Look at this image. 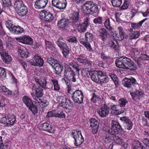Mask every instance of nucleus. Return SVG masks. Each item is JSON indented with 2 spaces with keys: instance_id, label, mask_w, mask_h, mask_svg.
<instances>
[{
  "instance_id": "f257e3e1",
  "label": "nucleus",
  "mask_w": 149,
  "mask_h": 149,
  "mask_svg": "<svg viewBox=\"0 0 149 149\" xmlns=\"http://www.w3.org/2000/svg\"><path fill=\"white\" fill-rule=\"evenodd\" d=\"M116 65L119 68L134 70L136 69L135 64L130 59L125 57H121L116 59Z\"/></svg>"
},
{
  "instance_id": "f03ea898",
  "label": "nucleus",
  "mask_w": 149,
  "mask_h": 149,
  "mask_svg": "<svg viewBox=\"0 0 149 149\" xmlns=\"http://www.w3.org/2000/svg\"><path fill=\"white\" fill-rule=\"evenodd\" d=\"M82 10L85 14H93L98 10L97 5L92 1H86L82 6Z\"/></svg>"
},
{
  "instance_id": "7ed1b4c3",
  "label": "nucleus",
  "mask_w": 149,
  "mask_h": 149,
  "mask_svg": "<svg viewBox=\"0 0 149 149\" xmlns=\"http://www.w3.org/2000/svg\"><path fill=\"white\" fill-rule=\"evenodd\" d=\"M14 7L17 10V13L19 16H24L28 13L27 7L21 0H17L14 4Z\"/></svg>"
},
{
  "instance_id": "20e7f679",
  "label": "nucleus",
  "mask_w": 149,
  "mask_h": 149,
  "mask_svg": "<svg viewBox=\"0 0 149 149\" xmlns=\"http://www.w3.org/2000/svg\"><path fill=\"white\" fill-rule=\"evenodd\" d=\"M5 25L10 31L13 33L19 34L24 31V29L22 27L18 25L15 26L10 20L6 21Z\"/></svg>"
},
{
  "instance_id": "39448f33",
  "label": "nucleus",
  "mask_w": 149,
  "mask_h": 149,
  "mask_svg": "<svg viewBox=\"0 0 149 149\" xmlns=\"http://www.w3.org/2000/svg\"><path fill=\"white\" fill-rule=\"evenodd\" d=\"M22 100L23 102L31 111L33 114L35 115L38 112V109L36 106L33 104L32 100L27 96L23 97Z\"/></svg>"
},
{
  "instance_id": "423d86ee",
  "label": "nucleus",
  "mask_w": 149,
  "mask_h": 149,
  "mask_svg": "<svg viewBox=\"0 0 149 149\" xmlns=\"http://www.w3.org/2000/svg\"><path fill=\"white\" fill-rule=\"evenodd\" d=\"M62 40V38L60 37L56 41V43L60 49L62 50V52L64 56L67 57L68 56L70 53L69 49L66 43L61 41Z\"/></svg>"
},
{
  "instance_id": "0eeeda50",
  "label": "nucleus",
  "mask_w": 149,
  "mask_h": 149,
  "mask_svg": "<svg viewBox=\"0 0 149 149\" xmlns=\"http://www.w3.org/2000/svg\"><path fill=\"white\" fill-rule=\"evenodd\" d=\"M122 130V128L120 124L117 122L112 120L111 128L107 132L111 135H114L121 132Z\"/></svg>"
},
{
  "instance_id": "6e6552de",
  "label": "nucleus",
  "mask_w": 149,
  "mask_h": 149,
  "mask_svg": "<svg viewBox=\"0 0 149 149\" xmlns=\"http://www.w3.org/2000/svg\"><path fill=\"white\" fill-rule=\"evenodd\" d=\"M65 69L64 70V76L68 78L73 82L76 81V74L74 71L68 65H65Z\"/></svg>"
},
{
  "instance_id": "1a4fd4ad",
  "label": "nucleus",
  "mask_w": 149,
  "mask_h": 149,
  "mask_svg": "<svg viewBox=\"0 0 149 149\" xmlns=\"http://www.w3.org/2000/svg\"><path fill=\"white\" fill-rule=\"evenodd\" d=\"M71 97L74 102L81 104L83 101L84 94L81 91L76 90L72 93Z\"/></svg>"
},
{
  "instance_id": "9d476101",
  "label": "nucleus",
  "mask_w": 149,
  "mask_h": 149,
  "mask_svg": "<svg viewBox=\"0 0 149 149\" xmlns=\"http://www.w3.org/2000/svg\"><path fill=\"white\" fill-rule=\"evenodd\" d=\"M29 63L33 66L41 67L43 66L44 61L43 59L38 54L35 53L32 59L29 61Z\"/></svg>"
},
{
  "instance_id": "9b49d317",
  "label": "nucleus",
  "mask_w": 149,
  "mask_h": 149,
  "mask_svg": "<svg viewBox=\"0 0 149 149\" xmlns=\"http://www.w3.org/2000/svg\"><path fill=\"white\" fill-rule=\"evenodd\" d=\"M72 134L75 140L74 145L76 146H79L81 145L84 141V138L83 137L81 131H76L72 132Z\"/></svg>"
},
{
  "instance_id": "f8f14e48",
  "label": "nucleus",
  "mask_w": 149,
  "mask_h": 149,
  "mask_svg": "<svg viewBox=\"0 0 149 149\" xmlns=\"http://www.w3.org/2000/svg\"><path fill=\"white\" fill-rule=\"evenodd\" d=\"M39 15L41 19L45 20L46 21L50 22L54 18L52 14L49 11L45 10H41Z\"/></svg>"
},
{
  "instance_id": "ddd939ff",
  "label": "nucleus",
  "mask_w": 149,
  "mask_h": 149,
  "mask_svg": "<svg viewBox=\"0 0 149 149\" xmlns=\"http://www.w3.org/2000/svg\"><path fill=\"white\" fill-rule=\"evenodd\" d=\"M66 0H52V5L59 9H65L67 5Z\"/></svg>"
},
{
  "instance_id": "4468645a",
  "label": "nucleus",
  "mask_w": 149,
  "mask_h": 149,
  "mask_svg": "<svg viewBox=\"0 0 149 149\" xmlns=\"http://www.w3.org/2000/svg\"><path fill=\"white\" fill-rule=\"evenodd\" d=\"M109 111V108L106 104H104L101 107L97 110L99 116L102 118H105L107 116Z\"/></svg>"
},
{
  "instance_id": "2eb2a0df",
  "label": "nucleus",
  "mask_w": 149,
  "mask_h": 149,
  "mask_svg": "<svg viewBox=\"0 0 149 149\" xmlns=\"http://www.w3.org/2000/svg\"><path fill=\"white\" fill-rule=\"evenodd\" d=\"M33 88H32V90L35 91V93H32L31 95L33 98L34 101L37 100V99H39L41 97L43 94V91L42 89L40 88H37L36 86L33 85Z\"/></svg>"
},
{
  "instance_id": "dca6fc26",
  "label": "nucleus",
  "mask_w": 149,
  "mask_h": 149,
  "mask_svg": "<svg viewBox=\"0 0 149 149\" xmlns=\"http://www.w3.org/2000/svg\"><path fill=\"white\" fill-rule=\"evenodd\" d=\"M69 21L68 19L62 18L58 21V26L63 30H67L69 29V25H70Z\"/></svg>"
},
{
  "instance_id": "f3484780",
  "label": "nucleus",
  "mask_w": 149,
  "mask_h": 149,
  "mask_svg": "<svg viewBox=\"0 0 149 149\" xmlns=\"http://www.w3.org/2000/svg\"><path fill=\"white\" fill-rule=\"evenodd\" d=\"M47 118L56 117L61 118H65V114L62 111H53L48 113L46 116Z\"/></svg>"
},
{
  "instance_id": "a211bd4d",
  "label": "nucleus",
  "mask_w": 149,
  "mask_h": 149,
  "mask_svg": "<svg viewBox=\"0 0 149 149\" xmlns=\"http://www.w3.org/2000/svg\"><path fill=\"white\" fill-rule=\"evenodd\" d=\"M137 84V83L136 80L132 77L130 78H125L123 81L124 86L127 88H131L132 85L134 86Z\"/></svg>"
},
{
  "instance_id": "6ab92c4d",
  "label": "nucleus",
  "mask_w": 149,
  "mask_h": 149,
  "mask_svg": "<svg viewBox=\"0 0 149 149\" xmlns=\"http://www.w3.org/2000/svg\"><path fill=\"white\" fill-rule=\"evenodd\" d=\"M90 127L91 128L92 132L94 134L96 133L98 130L99 123L95 119L91 118L90 119Z\"/></svg>"
},
{
  "instance_id": "aec40b11",
  "label": "nucleus",
  "mask_w": 149,
  "mask_h": 149,
  "mask_svg": "<svg viewBox=\"0 0 149 149\" xmlns=\"http://www.w3.org/2000/svg\"><path fill=\"white\" fill-rule=\"evenodd\" d=\"M39 127L40 130L47 131L52 134L54 133V129L50 125L47 123H45L39 125Z\"/></svg>"
},
{
  "instance_id": "412c9836",
  "label": "nucleus",
  "mask_w": 149,
  "mask_h": 149,
  "mask_svg": "<svg viewBox=\"0 0 149 149\" xmlns=\"http://www.w3.org/2000/svg\"><path fill=\"white\" fill-rule=\"evenodd\" d=\"M15 39L20 42L26 45H31L33 42V40L30 37L24 36L22 37L15 38Z\"/></svg>"
},
{
  "instance_id": "4be33fe9",
  "label": "nucleus",
  "mask_w": 149,
  "mask_h": 149,
  "mask_svg": "<svg viewBox=\"0 0 149 149\" xmlns=\"http://www.w3.org/2000/svg\"><path fill=\"white\" fill-rule=\"evenodd\" d=\"M119 105H113L110 107L112 113L115 115H118L121 114L124 112V109L120 108Z\"/></svg>"
},
{
  "instance_id": "5701e85b",
  "label": "nucleus",
  "mask_w": 149,
  "mask_h": 149,
  "mask_svg": "<svg viewBox=\"0 0 149 149\" xmlns=\"http://www.w3.org/2000/svg\"><path fill=\"white\" fill-rule=\"evenodd\" d=\"M79 13L78 12H74L73 13L72 16L70 17L69 20V22L70 25L74 26L76 24V23L79 20Z\"/></svg>"
},
{
  "instance_id": "b1692460",
  "label": "nucleus",
  "mask_w": 149,
  "mask_h": 149,
  "mask_svg": "<svg viewBox=\"0 0 149 149\" xmlns=\"http://www.w3.org/2000/svg\"><path fill=\"white\" fill-rule=\"evenodd\" d=\"M48 0H37L35 2L34 6L36 9H43L48 3Z\"/></svg>"
},
{
  "instance_id": "393cba45",
  "label": "nucleus",
  "mask_w": 149,
  "mask_h": 149,
  "mask_svg": "<svg viewBox=\"0 0 149 149\" xmlns=\"http://www.w3.org/2000/svg\"><path fill=\"white\" fill-rule=\"evenodd\" d=\"M36 82L44 89L49 88L46 86L47 81L46 79L43 77H41L40 79H38L37 77L35 78Z\"/></svg>"
},
{
  "instance_id": "a878e982",
  "label": "nucleus",
  "mask_w": 149,
  "mask_h": 149,
  "mask_svg": "<svg viewBox=\"0 0 149 149\" xmlns=\"http://www.w3.org/2000/svg\"><path fill=\"white\" fill-rule=\"evenodd\" d=\"M89 25L88 21H86L83 24H79L77 25V29L80 32H85L87 27Z\"/></svg>"
},
{
  "instance_id": "bb28decb",
  "label": "nucleus",
  "mask_w": 149,
  "mask_h": 149,
  "mask_svg": "<svg viewBox=\"0 0 149 149\" xmlns=\"http://www.w3.org/2000/svg\"><path fill=\"white\" fill-rule=\"evenodd\" d=\"M7 123L6 126H11L15 123L16 120V117L14 115L9 114L8 115Z\"/></svg>"
},
{
  "instance_id": "cd10ccee",
  "label": "nucleus",
  "mask_w": 149,
  "mask_h": 149,
  "mask_svg": "<svg viewBox=\"0 0 149 149\" xmlns=\"http://www.w3.org/2000/svg\"><path fill=\"white\" fill-rule=\"evenodd\" d=\"M143 94L142 91L136 90L133 92L131 93L133 99L134 100H139L140 96Z\"/></svg>"
},
{
  "instance_id": "c85d7f7f",
  "label": "nucleus",
  "mask_w": 149,
  "mask_h": 149,
  "mask_svg": "<svg viewBox=\"0 0 149 149\" xmlns=\"http://www.w3.org/2000/svg\"><path fill=\"white\" fill-rule=\"evenodd\" d=\"M0 54L4 62L8 63L12 61V58L11 56L4 52L3 50L0 51Z\"/></svg>"
},
{
  "instance_id": "c756f323",
  "label": "nucleus",
  "mask_w": 149,
  "mask_h": 149,
  "mask_svg": "<svg viewBox=\"0 0 149 149\" xmlns=\"http://www.w3.org/2000/svg\"><path fill=\"white\" fill-rule=\"evenodd\" d=\"M99 33L102 40L104 42L105 41L108 37L107 30L104 28H102L99 30Z\"/></svg>"
},
{
  "instance_id": "7c9ffc66",
  "label": "nucleus",
  "mask_w": 149,
  "mask_h": 149,
  "mask_svg": "<svg viewBox=\"0 0 149 149\" xmlns=\"http://www.w3.org/2000/svg\"><path fill=\"white\" fill-rule=\"evenodd\" d=\"M18 52L21 56L23 58H26L29 54L27 50L23 47H19L18 48Z\"/></svg>"
},
{
  "instance_id": "2f4dec72",
  "label": "nucleus",
  "mask_w": 149,
  "mask_h": 149,
  "mask_svg": "<svg viewBox=\"0 0 149 149\" xmlns=\"http://www.w3.org/2000/svg\"><path fill=\"white\" fill-rule=\"evenodd\" d=\"M55 72L57 74H59L63 71V67L60 62L58 61V63L54 64Z\"/></svg>"
},
{
  "instance_id": "473e14b6",
  "label": "nucleus",
  "mask_w": 149,
  "mask_h": 149,
  "mask_svg": "<svg viewBox=\"0 0 149 149\" xmlns=\"http://www.w3.org/2000/svg\"><path fill=\"white\" fill-rule=\"evenodd\" d=\"M100 71H94L91 72V78L92 80L95 82L97 83L99 82V75L101 74V73H100Z\"/></svg>"
},
{
  "instance_id": "72a5a7b5",
  "label": "nucleus",
  "mask_w": 149,
  "mask_h": 149,
  "mask_svg": "<svg viewBox=\"0 0 149 149\" xmlns=\"http://www.w3.org/2000/svg\"><path fill=\"white\" fill-rule=\"evenodd\" d=\"M101 73V74L99 75V81H100L101 83H106L109 81V78L106 75H104L102 71H100Z\"/></svg>"
},
{
  "instance_id": "f704fd0d",
  "label": "nucleus",
  "mask_w": 149,
  "mask_h": 149,
  "mask_svg": "<svg viewBox=\"0 0 149 149\" xmlns=\"http://www.w3.org/2000/svg\"><path fill=\"white\" fill-rule=\"evenodd\" d=\"M0 90L1 91L3 94L5 95L9 96L11 95L12 94V92L9 90L5 86H1Z\"/></svg>"
},
{
  "instance_id": "c9c22d12",
  "label": "nucleus",
  "mask_w": 149,
  "mask_h": 149,
  "mask_svg": "<svg viewBox=\"0 0 149 149\" xmlns=\"http://www.w3.org/2000/svg\"><path fill=\"white\" fill-rule=\"evenodd\" d=\"M147 19L146 18L139 22L138 23H131V27L134 29H138L140 28L143 23Z\"/></svg>"
},
{
  "instance_id": "e433bc0d",
  "label": "nucleus",
  "mask_w": 149,
  "mask_h": 149,
  "mask_svg": "<svg viewBox=\"0 0 149 149\" xmlns=\"http://www.w3.org/2000/svg\"><path fill=\"white\" fill-rule=\"evenodd\" d=\"M113 138V140L117 144L123 146L125 145V143L123 139L116 135H115Z\"/></svg>"
},
{
  "instance_id": "4c0bfd02",
  "label": "nucleus",
  "mask_w": 149,
  "mask_h": 149,
  "mask_svg": "<svg viewBox=\"0 0 149 149\" xmlns=\"http://www.w3.org/2000/svg\"><path fill=\"white\" fill-rule=\"evenodd\" d=\"M140 35V32L139 31H135L130 33L128 36V39L131 40L138 38Z\"/></svg>"
},
{
  "instance_id": "58836bf2",
  "label": "nucleus",
  "mask_w": 149,
  "mask_h": 149,
  "mask_svg": "<svg viewBox=\"0 0 149 149\" xmlns=\"http://www.w3.org/2000/svg\"><path fill=\"white\" fill-rule=\"evenodd\" d=\"M34 102L36 103L39 104L40 106L41 107H45L47 105L48 103L46 100H42L40 98L38 99H37V100L34 101Z\"/></svg>"
},
{
  "instance_id": "ea45409f",
  "label": "nucleus",
  "mask_w": 149,
  "mask_h": 149,
  "mask_svg": "<svg viewBox=\"0 0 149 149\" xmlns=\"http://www.w3.org/2000/svg\"><path fill=\"white\" fill-rule=\"evenodd\" d=\"M104 20L103 18L100 16L97 17L93 20L94 23L96 25L102 24L103 23Z\"/></svg>"
},
{
  "instance_id": "a19ab883",
  "label": "nucleus",
  "mask_w": 149,
  "mask_h": 149,
  "mask_svg": "<svg viewBox=\"0 0 149 149\" xmlns=\"http://www.w3.org/2000/svg\"><path fill=\"white\" fill-rule=\"evenodd\" d=\"M104 26L105 28L109 31H111L112 28L111 26L110 19L107 18L105 19L104 22Z\"/></svg>"
},
{
  "instance_id": "79ce46f5",
  "label": "nucleus",
  "mask_w": 149,
  "mask_h": 149,
  "mask_svg": "<svg viewBox=\"0 0 149 149\" xmlns=\"http://www.w3.org/2000/svg\"><path fill=\"white\" fill-rule=\"evenodd\" d=\"M110 76L114 83L116 88H117L119 85L118 78L114 74H110Z\"/></svg>"
},
{
  "instance_id": "37998d69",
  "label": "nucleus",
  "mask_w": 149,
  "mask_h": 149,
  "mask_svg": "<svg viewBox=\"0 0 149 149\" xmlns=\"http://www.w3.org/2000/svg\"><path fill=\"white\" fill-rule=\"evenodd\" d=\"M113 6L115 8L119 7L122 3V0H111Z\"/></svg>"
},
{
  "instance_id": "c03bdc74",
  "label": "nucleus",
  "mask_w": 149,
  "mask_h": 149,
  "mask_svg": "<svg viewBox=\"0 0 149 149\" xmlns=\"http://www.w3.org/2000/svg\"><path fill=\"white\" fill-rule=\"evenodd\" d=\"M119 105L120 108L125 106L126 104L128 103L127 100L125 99L121 98L118 100Z\"/></svg>"
},
{
  "instance_id": "a18cd8bd",
  "label": "nucleus",
  "mask_w": 149,
  "mask_h": 149,
  "mask_svg": "<svg viewBox=\"0 0 149 149\" xmlns=\"http://www.w3.org/2000/svg\"><path fill=\"white\" fill-rule=\"evenodd\" d=\"M142 147H144L141 142L139 141H136L134 144L133 146V149H141Z\"/></svg>"
},
{
  "instance_id": "49530a36",
  "label": "nucleus",
  "mask_w": 149,
  "mask_h": 149,
  "mask_svg": "<svg viewBox=\"0 0 149 149\" xmlns=\"http://www.w3.org/2000/svg\"><path fill=\"white\" fill-rule=\"evenodd\" d=\"M9 144L8 142L3 143L1 137L0 139V149H7Z\"/></svg>"
},
{
  "instance_id": "de8ad7c7",
  "label": "nucleus",
  "mask_w": 149,
  "mask_h": 149,
  "mask_svg": "<svg viewBox=\"0 0 149 149\" xmlns=\"http://www.w3.org/2000/svg\"><path fill=\"white\" fill-rule=\"evenodd\" d=\"M47 62L51 65L58 63V61L54 59L51 57H48L47 58Z\"/></svg>"
},
{
  "instance_id": "09e8293b",
  "label": "nucleus",
  "mask_w": 149,
  "mask_h": 149,
  "mask_svg": "<svg viewBox=\"0 0 149 149\" xmlns=\"http://www.w3.org/2000/svg\"><path fill=\"white\" fill-rule=\"evenodd\" d=\"M133 124V123L132 122L131 120H130L127 123L124 124L123 126L125 129L130 130L132 128Z\"/></svg>"
},
{
  "instance_id": "8fccbe9b",
  "label": "nucleus",
  "mask_w": 149,
  "mask_h": 149,
  "mask_svg": "<svg viewBox=\"0 0 149 149\" xmlns=\"http://www.w3.org/2000/svg\"><path fill=\"white\" fill-rule=\"evenodd\" d=\"M69 79L68 78H63L62 80L64 81L65 82V83L67 86V91L68 93H70V91H71V90L70 89V81L68 79Z\"/></svg>"
},
{
  "instance_id": "3c124183",
  "label": "nucleus",
  "mask_w": 149,
  "mask_h": 149,
  "mask_svg": "<svg viewBox=\"0 0 149 149\" xmlns=\"http://www.w3.org/2000/svg\"><path fill=\"white\" fill-rule=\"evenodd\" d=\"M69 65L71 66L72 67L76 70V71L77 72L78 74H79V72L80 70L79 67L77 64L75 63H69Z\"/></svg>"
},
{
  "instance_id": "603ef678",
  "label": "nucleus",
  "mask_w": 149,
  "mask_h": 149,
  "mask_svg": "<svg viewBox=\"0 0 149 149\" xmlns=\"http://www.w3.org/2000/svg\"><path fill=\"white\" fill-rule=\"evenodd\" d=\"M86 41L87 42H91L93 39V35L92 33L89 32H86L85 33Z\"/></svg>"
},
{
  "instance_id": "864d4df0",
  "label": "nucleus",
  "mask_w": 149,
  "mask_h": 149,
  "mask_svg": "<svg viewBox=\"0 0 149 149\" xmlns=\"http://www.w3.org/2000/svg\"><path fill=\"white\" fill-rule=\"evenodd\" d=\"M100 100V97L99 95L95 93L92 94V97L91 99V101L94 103H96L97 101H99Z\"/></svg>"
},
{
  "instance_id": "5fc2aeb1",
  "label": "nucleus",
  "mask_w": 149,
  "mask_h": 149,
  "mask_svg": "<svg viewBox=\"0 0 149 149\" xmlns=\"http://www.w3.org/2000/svg\"><path fill=\"white\" fill-rule=\"evenodd\" d=\"M4 7H9L11 5V0H2Z\"/></svg>"
},
{
  "instance_id": "6e6d98bb",
  "label": "nucleus",
  "mask_w": 149,
  "mask_h": 149,
  "mask_svg": "<svg viewBox=\"0 0 149 149\" xmlns=\"http://www.w3.org/2000/svg\"><path fill=\"white\" fill-rule=\"evenodd\" d=\"M0 77L2 78H5L6 77V69L0 67Z\"/></svg>"
},
{
  "instance_id": "4d7b16f0",
  "label": "nucleus",
  "mask_w": 149,
  "mask_h": 149,
  "mask_svg": "<svg viewBox=\"0 0 149 149\" xmlns=\"http://www.w3.org/2000/svg\"><path fill=\"white\" fill-rule=\"evenodd\" d=\"M57 102L59 103L60 105H61L63 102L66 100V98L62 96H59L56 98Z\"/></svg>"
},
{
  "instance_id": "13d9d810",
  "label": "nucleus",
  "mask_w": 149,
  "mask_h": 149,
  "mask_svg": "<svg viewBox=\"0 0 149 149\" xmlns=\"http://www.w3.org/2000/svg\"><path fill=\"white\" fill-rule=\"evenodd\" d=\"M120 120L121 121V122L123 123V125L125 124L129 121L130 120L129 118L126 116H123L120 117Z\"/></svg>"
},
{
  "instance_id": "bf43d9fd",
  "label": "nucleus",
  "mask_w": 149,
  "mask_h": 149,
  "mask_svg": "<svg viewBox=\"0 0 149 149\" xmlns=\"http://www.w3.org/2000/svg\"><path fill=\"white\" fill-rule=\"evenodd\" d=\"M111 35H112L113 37V39H114L116 40H123L124 38V35H123V38L122 37V38H120V34H116V33L115 34H113V35L111 34Z\"/></svg>"
},
{
  "instance_id": "052dcab7",
  "label": "nucleus",
  "mask_w": 149,
  "mask_h": 149,
  "mask_svg": "<svg viewBox=\"0 0 149 149\" xmlns=\"http://www.w3.org/2000/svg\"><path fill=\"white\" fill-rule=\"evenodd\" d=\"M63 108L66 109H70L71 108L72 105L68 104L67 101H65L61 105Z\"/></svg>"
},
{
  "instance_id": "680f3d73",
  "label": "nucleus",
  "mask_w": 149,
  "mask_h": 149,
  "mask_svg": "<svg viewBox=\"0 0 149 149\" xmlns=\"http://www.w3.org/2000/svg\"><path fill=\"white\" fill-rule=\"evenodd\" d=\"M129 0H125L123 4L121 7V9L125 10L127 9L129 6Z\"/></svg>"
},
{
  "instance_id": "e2e57ef3",
  "label": "nucleus",
  "mask_w": 149,
  "mask_h": 149,
  "mask_svg": "<svg viewBox=\"0 0 149 149\" xmlns=\"http://www.w3.org/2000/svg\"><path fill=\"white\" fill-rule=\"evenodd\" d=\"M108 45L114 49H117L118 46L115 45V43L111 40V38L108 43Z\"/></svg>"
},
{
  "instance_id": "0e129e2a",
  "label": "nucleus",
  "mask_w": 149,
  "mask_h": 149,
  "mask_svg": "<svg viewBox=\"0 0 149 149\" xmlns=\"http://www.w3.org/2000/svg\"><path fill=\"white\" fill-rule=\"evenodd\" d=\"M45 41L46 48V49L48 48L49 50L51 49L53 47V45L52 42L46 40H45Z\"/></svg>"
},
{
  "instance_id": "69168bd1",
  "label": "nucleus",
  "mask_w": 149,
  "mask_h": 149,
  "mask_svg": "<svg viewBox=\"0 0 149 149\" xmlns=\"http://www.w3.org/2000/svg\"><path fill=\"white\" fill-rule=\"evenodd\" d=\"M6 33L3 27L2 23L1 22H0V36L2 37Z\"/></svg>"
},
{
  "instance_id": "338daca9",
  "label": "nucleus",
  "mask_w": 149,
  "mask_h": 149,
  "mask_svg": "<svg viewBox=\"0 0 149 149\" xmlns=\"http://www.w3.org/2000/svg\"><path fill=\"white\" fill-rule=\"evenodd\" d=\"M142 141L146 147H149V139L148 138H143L142 139Z\"/></svg>"
},
{
  "instance_id": "774afa93",
  "label": "nucleus",
  "mask_w": 149,
  "mask_h": 149,
  "mask_svg": "<svg viewBox=\"0 0 149 149\" xmlns=\"http://www.w3.org/2000/svg\"><path fill=\"white\" fill-rule=\"evenodd\" d=\"M67 40L69 42H72L73 43H76L77 41V38L75 37L71 36Z\"/></svg>"
}]
</instances>
